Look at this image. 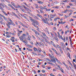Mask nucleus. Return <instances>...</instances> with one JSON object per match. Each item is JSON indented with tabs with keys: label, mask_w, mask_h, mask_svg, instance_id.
Segmentation results:
<instances>
[{
	"label": "nucleus",
	"mask_w": 76,
	"mask_h": 76,
	"mask_svg": "<svg viewBox=\"0 0 76 76\" xmlns=\"http://www.w3.org/2000/svg\"><path fill=\"white\" fill-rule=\"evenodd\" d=\"M73 64L74 65V67H75V66H76V64H75V63L73 62Z\"/></svg>",
	"instance_id": "nucleus-51"
},
{
	"label": "nucleus",
	"mask_w": 76,
	"mask_h": 76,
	"mask_svg": "<svg viewBox=\"0 0 76 76\" xmlns=\"http://www.w3.org/2000/svg\"><path fill=\"white\" fill-rule=\"evenodd\" d=\"M27 50H28V51H30L31 52L32 51V50L30 49V48H27Z\"/></svg>",
	"instance_id": "nucleus-16"
},
{
	"label": "nucleus",
	"mask_w": 76,
	"mask_h": 76,
	"mask_svg": "<svg viewBox=\"0 0 76 76\" xmlns=\"http://www.w3.org/2000/svg\"><path fill=\"white\" fill-rule=\"evenodd\" d=\"M56 46L58 47V48H60V49L61 48L60 46L59 45H56Z\"/></svg>",
	"instance_id": "nucleus-22"
},
{
	"label": "nucleus",
	"mask_w": 76,
	"mask_h": 76,
	"mask_svg": "<svg viewBox=\"0 0 76 76\" xmlns=\"http://www.w3.org/2000/svg\"><path fill=\"white\" fill-rule=\"evenodd\" d=\"M31 25H33V26H34V27H35V28H37V26H36V25H35V23L34 24V23H32Z\"/></svg>",
	"instance_id": "nucleus-20"
},
{
	"label": "nucleus",
	"mask_w": 76,
	"mask_h": 76,
	"mask_svg": "<svg viewBox=\"0 0 76 76\" xmlns=\"http://www.w3.org/2000/svg\"><path fill=\"white\" fill-rule=\"evenodd\" d=\"M11 3H12L13 6H15V3H13V2H11Z\"/></svg>",
	"instance_id": "nucleus-33"
},
{
	"label": "nucleus",
	"mask_w": 76,
	"mask_h": 76,
	"mask_svg": "<svg viewBox=\"0 0 76 76\" xmlns=\"http://www.w3.org/2000/svg\"><path fill=\"white\" fill-rule=\"evenodd\" d=\"M66 7H67V8H68V9H69V8L70 7V6H66Z\"/></svg>",
	"instance_id": "nucleus-43"
},
{
	"label": "nucleus",
	"mask_w": 76,
	"mask_h": 76,
	"mask_svg": "<svg viewBox=\"0 0 76 76\" xmlns=\"http://www.w3.org/2000/svg\"><path fill=\"white\" fill-rule=\"evenodd\" d=\"M59 50L61 53H63V51H62V50H61V48H60V49H59Z\"/></svg>",
	"instance_id": "nucleus-29"
},
{
	"label": "nucleus",
	"mask_w": 76,
	"mask_h": 76,
	"mask_svg": "<svg viewBox=\"0 0 76 76\" xmlns=\"http://www.w3.org/2000/svg\"><path fill=\"white\" fill-rule=\"evenodd\" d=\"M55 53L56 54H57V55H59V56H61V55L60 54H59L58 53L56 50L55 51Z\"/></svg>",
	"instance_id": "nucleus-19"
},
{
	"label": "nucleus",
	"mask_w": 76,
	"mask_h": 76,
	"mask_svg": "<svg viewBox=\"0 0 76 76\" xmlns=\"http://www.w3.org/2000/svg\"><path fill=\"white\" fill-rule=\"evenodd\" d=\"M0 9H1V10H4V9H3L1 7L0 8Z\"/></svg>",
	"instance_id": "nucleus-55"
},
{
	"label": "nucleus",
	"mask_w": 76,
	"mask_h": 76,
	"mask_svg": "<svg viewBox=\"0 0 76 76\" xmlns=\"http://www.w3.org/2000/svg\"><path fill=\"white\" fill-rule=\"evenodd\" d=\"M32 37H33V38H34V39H36V38H35V37L34 36L32 35Z\"/></svg>",
	"instance_id": "nucleus-41"
},
{
	"label": "nucleus",
	"mask_w": 76,
	"mask_h": 76,
	"mask_svg": "<svg viewBox=\"0 0 76 76\" xmlns=\"http://www.w3.org/2000/svg\"><path fill=\"white\" fill-rule=\"evenodd\" d=\"M12 13L13 14V15H14V16L16 15V14H15V13H14V12H12Z\"/></svg>",
	"instance_id": "nucleus-53"
},
{
	"label": "nucleus",
	"mask_w": 76,
	"mask_h": 76,
	"mask_svg": "<svg viewBox=\"0 0 76 76\" xmlns=\"http://www.w3.org/2000/svg\"><path fill=\"white\" fill-rule=\"evenodd\" d=\"M49 55L50 57L51 58H53H53L54 57V56H53V54H52V55H51L50 54H49Z\"/></svg>",
	"instance_id": "nucleus-8"
},
{
	"label": "nucleus",
	"mask_w": 76,
	"mask_h": 76,
	"mask_svg": "<svg viewBox=\"0 0 76 76\" xmlns=\"http://www.w3.org/2000/svg\"><path fill=\"white\" fill-rule=\"evenodd\" d=\"M37 38H38V39H41L40 38H39V37L38 36V35H37Z\"/></svg>",
	"instance_id": "nucleus-38"
},
{
	"label": "nucleus",
	"mask_w": 76,
	"mask_h": 76,
	"mask_svg": "<svg viewBox=\"0 0 76 76\" xmlns=\"http://www.w3.org/2000/svg\"><path fill=\"white\" fill-rule=\"evenodd\" d=\"M0 23H1V24L3 25V21H0Z\"/></svg>",
	"instance_id": "nucleus-56"
},
{
	"label": "nucleus",
	"mask_w": 76,
	"mask_h": 76,
	"mask_svg": "<svg viewBox=\"0 0 76 76\" xmlns=\"http://www.w3.org/2000/svg\"><path fill=\"white\" fill-rule=\"evenodd\" d=\"M0 16H1V17H3V16H4V15H1V14H0Z\"/></svg>",
	"instance_id": "nucleus-47"
},
{
	"label": "nucleus",
	"mask_w": 76,
	"mask_h": 76,
	"mask_svg": "<svg viewBox=\"0 0 76 76\" xmlns=\"http://www.w3.org/2000/svg\"><path fill=\"white\" fill-rule=\"evenodd\" d=\"M42 34L43 35L44 37H45L47 38H48V37L46 36V34H45L44 33H42Z\"/></svg>",
	"instance_id": "nucleus-9"
},
{
	"label": "nucleus",
	"mask_w": 76,
	"mask_h": 76,
	"mask_svg": "<svg viewBox=\"0 0 76 76\" xmlns=\"http://www.w3.org/2000/svg\"><path fill=\"white\" fill-rule=\"evenodd\" d=\"M32 31H34V32L36 31V30H35L34 29L32 28Z\"/></svg>",
	"instance_id": "nucleus-49"
},
{
	"label": "nucleus",
	"mask_w": 76,
	"mask_h": 76,
	"mask_svg": "<svg viewBox=\"0 0 76 76\" xmlns=\"http://www.w3.org/2000/svg\"><path fill=\"white\" fill-rule=\"evenodd\" d=\"M39 10L41 13H43V11H42V10Z\"/></svg>",
	"instance_id": "nucleus-39"
},
{
	"label": "nucleus",
	"mask_w": 76,
	"mask_h": 76,
	"mask_svg": "<svg viewBox=\"0 0 76 76\" xmlns=\"http://www.w3.org/2000/svg\"><path fill=\"white\" fill-rule=\"evenodd\" d=\"M55 16H56V14H55L53 15L50 14V18H54V17H55Z\"/></svg>",
	"instance_id": "nucleus-3"
},
{
	"label": "nucleus",
	"mask_w": 76,
	"mask_h": 76,
	"mask_svg": "<svg viewBox=\"0 0 76 76\" xmlns=\"http://www.w3.org/2000/svg\"><path fill=\"white\" fill-rule=\"evenodd\" d=\"M8 6H10V7H11L12 5H11L10 4H8Z\"/></svg>",
	"instance_id": "nucleus-48"
},
{
	"label": "nucleus",
	"mask_w": 76,
	"mask_h": 76,
	"mask_svg": "<svg viewBox=\"0 0 76 76\" xmlns=\"http://www.w3.org/2000/svg\"><path fill=\"white\" fill-rule=\"evenodd\" d=\"M36 11H37V12H38V13H39V14H40V12H39V11L38 10H37Z\"/></svg>",
	"instance_id": "nucleus-54"
},
{
	"label": "nucleus",
	"mask_w": 76,
	"mask_h": 76,
	"mask_svg": "<svg viewBox=\"0 0 76 76\" xmlns=\"http://www.w3.org/2000/svg\"><path fill=\"white\" fill-rule=\"evenodd\" d=\"M37 3H39V4H43V2L41 1H39L37 2Z\"/></svg>",
	"instance_id": "nucleus-15"
},
{
	"label": "nucleus",
	"mask_w": 76,
	"mask_h": 76,
	"mask_svg": "<svg viewBox=\"0 0 76 76\" xmlns=\"http://www.w3.org/2000/svg\"><path fill=\"white\" fill-rule=\"evenodd\" d=\"M10 22H11V23H13V21H12V20H10Z\"/></svg>",
	"instance_id": "nucleus-60"
},
{
	"label": "nucleus",
	"mask_w": 76,
	"mask_h": 76,
	"mask_svg": "<svg viewBox=\"0 0 76 76\" xmlns=\"http://www.w3.org/2000/svg\"><path fill=\"white\" fill-rule=\"evenodd\" d=\"M53 29L54 30V31H56V27H54L53 28Z\"/></svg>",
	"instance_id": "nucleus-35"
},
{
	"label": "nucleus",
	"mask_w": 76,
	"mask_h": 76,
	"mask_svg": "<svg viewBox=\"0 0 76 76\" xmlns=\"http://www.w3.org/2000/svg\"><path fill=\"white\" fill-rule=\"evenodd\" d=\"M18 8H20L21 7H22L21 6H20L19 5H18Z\"/></svg>",
	"instance_id": "nucleus-36"
},
{
	"label": "nucleus",
	"mask_w": 76,
	"mask_h": 76,
	"mask_svg": "<svg viewBox=\"0 0 76 76\" xmlns=\"http://www.w3.org/2000/svg\"><path fill=\"white\" fill-rule=\"evenodd\" d=\"M22 7H24V9H25L26 10H27V11H29V8H28L27 7H25V6L24 5H23Z\"/></svg>",
	"instance_id": "nucleus-4"
},
{
	"label": "nucleus",
	"mask_w": 76,
	"mask_h": 76,
	"mask_svg": "<svg viewBox=\"0 0 76 76\" xmlns=\"http://www.w3.org/2000/svg\"><path fill=\"white\" fill-rule=\"evenodd\" d=\"M50 75L51 76H54V75H53L52 73L50 74Z\"/></svg>",
	"instance_id": "nucleus-57"
},
{
	"label": "nucleus",
	"mask_w": 76,
	"mask_h": 76,
	"mask_svg": "<svg viewBox=\"0 0 76 76\" xmlns=\"http://www.w3.org/2000/svg\"><path fill=\"white\" fill-rule=\"evenodd\" d=\"M54 39L56 40V42H58V39L57 37H54Z\"/></svg>",
	"instance_id": "nucleus-17"
},
{
	"label": "nucleus",
	"mask_w": 76,
	"mask_h": 76,
	"mask_svg": "<svg viewBox=\"0 0 76 76\" xmlns=\"http://www.w3.org/2000/svg\"><path fill=\"white\" fill-rule=\"evenodd\" d=\"M42 67H43V68H45V65H42Z\"/></svg>",
	"instance_id": "nucleus-31"
},
{
	"label": "nucleus",
	"mask_w": 76,
	"mask_h": 76,
	"mask_svg": "<svg viewBox=\"0 0 76 76\" xmlns=\"http://www.w3.org/2000/svg\"><path fill=\"white\" fill-rule=\"evenodd\" d=\"M19 23L20 25H22V26H25V25L23 24V23H22V22H19Z\"/></svg>",
	"instance_id": "nucleus-14"
},
{
	"label": "nucleus",
	"mask_w": 76,
	"mask_h": 76,
	"mask_svg": "<svg viewBox=\"0 0 76 76\" xmlns=\"http://www.w3.org/2000/svg\"><path fill=\"white\" fill-rule=\"evenodd\" d=\"M58 37L60 38V39H61L63 40V37H62V36H58Z\"/></svg>",
	"instance_id": "nucleus-18"
},
{
	"label": "nucleus",
	"mask_w": 76,
	"mask_h": 76,
	"mask_svg": "<svg viewBox=\"0 0 76 76\" xmlns=\"http://www.w3.org/2000/svg\"><path fill=\"white\" fill-rule=\"evenodd\" d=\"M4 14L6 16H7V14L6 12H5Z\"/></svg>",
	"instance_id": "nucleus-62"
},
{
	"label": "nucleus",
	"mask_w": 76,
	"mask_h": 76,
	"mask_svg": "<svg viewBox=\"0 0 76 76\" xmlns=\"http://www.w3.org/2000/svg\"><path fill=\"white\" fill-rule=\"evenodd\" d=\"M18 37H20V33H18Z\"/></svg>",
	"instance_id": "nucleus-59"
},
{
	"label": "nucleus",
	"mask_w": 76,
	"mask_h": 76,
	"mask_svg": "<svg viewBox=\"0 0 76 76\" xmlns=\"http://www.w3.org/2000/svg\"><path fill=\"white\" fill-rule=\"evenodd\" d=\"M68 11L69 12H73L72 10H68Z\"/></svg>",
	"instance_id": "nucleus-40"
},
{
	"label": "nucleus",
	"mask_w": 76,
	"mask_h": 76,
	"mask_svg": "<svg viewBox=\"0 0 76 76\" xmlns=\"http://www.w3.org/2000/svg\"><path fill=\"white\" fill-rule=\"evenodd\" d=\"M37 53H39V52H41V49H37Z\"/></svg>",
	"instance_id": "nucleus-12"
},
{
	"label": "nucleus",
	"mask_w": 76,
	"mask_h": 76,
	"mask_svg": "<svg viewBox=\"0 0 76 76\" xmlns=\"http://www.w3.org/2000/svg\"><path fill=\"white\" fill-rule=\"evenodd\" d=\"M69 5H70L71 6H73V4H72L69 3Z\"/></svg>",
	"instance_id": "nucleus-52"
},
{
	"label": "nucleus",
	"mask_w": 76,
	"mask_h": 76,
	"mask_svg": "<svg viewBox=\"0 0 76 76\" xmlns=\"http://www.w3.org/2000/svg\"><path fill=\"white\" fill-rule=\"evenodd\" d=\"M40 9H42V10H44V8L41 6L40 7Z\"/></svg>",
	"instance_id": "nucleus-34"
},
{
	"label": "nucleus",
	"mask_w": 76,
	"mask_h": 76,
	"mask_svg": "<svg viewBox=\"0 0 76 76\" xmlns=\"http://www.w3.org/2000/svg\"><path fill=\"white\" fill-rule=\"evenodd\" d=\"M1 6H2L3 7H6V5L4 4H3L2 3H1Z\"/></svg>",
	"instance_id": "nucleus-11"
},
{
	"label": "nucleus",
	"mask_w": 76,
	"mask_h": 76,
	"mask_svg": "<svg viewBox=\"0 0 76 76\" xmlns=\"http://www.w3.org/2000/svg\"><path fill=\"white\" fill-rule=\"evenodd\" d=\"M50 34L52 36V37H54L53 34L52 32H50Z\"/></svg>",
	"instance_id": "nucleus-27"
},
{
	"label": "nucleus",
	"mask_w": 76,
	"mask_h": 76,
	"mask_svg": "<svg viewBox=\"0 0 76 76\" xmlns=\"http://www.w3.org/2000/svg\"><path fill=\"white\" fill-rule=\"evenodd\" d=\"M34 51H37V48H34Z\"/></svg>",
	"instance_id": "nucleus-26"
},
{
	"label": "nucleus",
	"mask_w": 76,
	"mask_h": 76,
	"mask_svg": "<svg viewBox=\"0 0 76 76\" xmlns=\"http://www.w3.org/2000/svg\"><path fill=\"white\" fill-rule=\"evenodd\" d=\"M42 72H43V73H45V70H42Z\"/></svg>",
	"instance_id": "nucleus-50"
},
{
	"label": "nucleus",
	"mask_w": 76,
	"mask_h": 76,
	"mask_svg": "<svg viewBox=\"0 0 76 76\" xmlns=\"http://www.w3.org/2000/svg\"><path fill=\"white\" fill-rule=\"evenodd\" d=\"M7 37H8V38H10V37L9 35H7Z\"/></svg>",
	"instance_id": "nucleus-42"
},
{
	"label": "nucleus",
	"mask_w": 76,
	"mask_h": 76,
	"mask_svg": "<svg viewBox=\"0 0 76 76\" xmlns=\"http://www.w3.org/2000/svg\"><path fill=\"white\" fill-rule=\"evenodd\" d=\"M42 20V21H43L44 23H46L47 24H48V21H47L45 20V19L44 18H43Z\"/></svg>",
	"instance_id": "nucleus-2"
},
{
	"label": "nucleus",
	"mask_w": 76,
	"mask_h": 76,
	"mask_svg": "<svg viewBox=\"0 0 76 76\" xmlns=\"http://www.w3.org/2000/svg\"><path fill=\"white\" fill-rule=\"evenodd\" d=\"M31 36H28V37L27 38V39L28 40V41H30L31 40Z\"/></svg>",
	"instance_id": "nucleus-10"
},
{
	"label": "nucleus",
	"mask_w": 76,
	"mask_h": 76,
	"mask_svg": "<svg viewBox=\"0 0 76 76\" xmlns=\"http://www.w3.org/2000/svg\"><path fill=\"white\" fill-rule=\"evenodd\" d=\"M37 15L38 16H39V18H41V19H42V16H41V15L39 14H37Z\"/></svg>",
	"instance_id": "nucleus-13"
},
{
	"label": "nucleus",
	"mask_w": 76,
	"mask_h": 76,
	"mask_svg": "<svg viewBox=\"0 0 76 76\" xmlns=\"http://www.w3.org/2000/svg\"><path fill=\"white\" fill-rule=\"evenodd\" d=\"M51 10V9H46V11H48V12H50V10Z\"/></svg>",
	"instance_id": "nucleus-23"
},
{
	"label": "nucleus",
	"mask_w": 76,
	"mask_h": 76,
	"mask_svg": "<svg viewBox=\"0 0 76 76\" xmlns=\"http://www.w3.org/2000/svg\"><path fill=\"white\" fill-rule=\"evenodd\" d=\"M47 68L49 69L50 70V69H51V66H49L47 67Z\"/></svg>",
	"instance_id": "nucleus-32"
},
{
	"label": "nucleus",
	"mask_w": 76,
	"mask_h": 76,
	"mask_svg": "<svg viewBox=\"0 0 76 76\" xmlns=\"http://www.w3.org/2000/svg\"><path fill=\"white\" fill-rule=\"evenodd\" d=\"M10 40L12 41V42H15V40L12 39H10Z\"/></svg>",
	"instance_id": "nucleus-30"
},
{
	"label": "nucleus",
	"mask_w": 76,
	"mask_h": 76,
	"mask_svg": "<svg viewBox=\"0 0 76 76\" xmlns=\"http://www.w3.org/2000/svg\"><path fill=\"white\" fill-rule=\"evenodd\" d=\"M7 26L8 28H10V25H8V24H7Z\"/></svg>",
	"instance_id": "nucleus-25"
},
{
	"label": "nucleus",
	"mask_w": 76,
	"mask_h": 76,
	"mask_svg": "<svg viewBox=\"0 0 76 76\" xmlns=\"http://www.w3.org/2000/svg\"><path fill=\"white\" fill-rule=\"evenodd\" d=\"M20 10H21V11H22V12H24L25 13V10H24V9H23V7H21L20 8Z\"/></svg>",
	"instance_id": "nucleus-7"
},
{
	"label": "nucleus",
	"mask_w": 76,
	"mask_h": 76,
	"mask_svg": "<svg viewBox=\"0 0 76 76\" xmlns=\"http://www.w3.org/2000/svg\"><path fill=\"white\" fill-rule=\"evenodd\" d=\"M23 36H24V37H26V34H23Z\"/></svg>",
	"instance_id": "nucleus-44"
},
{
	"label": "nucleus",
	"mask_w": 76,
	"mask_h": 76,
	"mask_svg": "<svg viewBox=\"0 0 76 76\" xmlns=\"http://www.w3.org/2000/svg\"><path fill=\"white\" fill-rule=\"evenodd\" d=\"M34 32H35V34L36 35V37L37 36V35H40V34H39V32H38L37 31H35Z\"/></svg>",
	"instance_id": "nucleus-6"
},
{
	"label": "nucleus",
	"mask_w": 76,
	"mask_h": 76,
	"mask_svg": "<svg viewBox=\"0 0 76 76\" xmlns=\"http://www.w3.org/2000/svg\"><path fill=\"white\" fill-rule=\"evenodd\" d=\"M29 18H30L29 19L31 21H32V23H35V24L36 25H38V24H39V23H38V22L37 21L33 19V18L31 17V16H29Z\"/></svg>",
	"instance_id": "nucleus-1"
},
{
	"label": "nucleus",
	"mask_w": 76,
	"mask_h": 76,
	"mask_svg": "<svg viewBox=\"0 0 76 76\" xmlns=\"http://www.w3.org/2000/svg\"><path fill=\"white\" fill-rule=\"evenodd\" d=\"M54 10H51V12H52V13H53L54 12Z\"/></svg>",
	"instance_id": "nucleus-64"
},
{
	"label": "nucleus",
	"mask_w": 76,
	"mask_h": 76,
	"mask_svg": "<svg viewBox=\"0 0 76 76\" xmlns=\"http://www.w3.org/2000/svg\"><path fill=\"white\" fill-rule=\"evenodd\" d=\"M50 25H53V22H51L50 23Z\"/></svg>",
	"instance_id": "nucleus-58"
},
{
	"label": "nucleus",
	"mask_w": 76,
	"mask_h": 76,
	"mask_svg": "<svg viewBox=\"0 0 76 76\" xmlns=\"http://www.w3.org/2000/svg\"><path fill=\"white\" fill-rule=\"evenodd\" d=\"M63 2H64V3H66V2L67 1V0H64V1H63Z\"/></svg>",
	"instance_id": "nucleus-46"
},
{
	"label": "nucleus",
	"mask_w": 76,
	"mask_h": 76,
	"mask_svg": "<svg viewBox=\"0 0 76 76\" xmlns=\"http://www.w3.org/2000/svg\"><path fill=\"white\" fill-rule=\"evenodd\" d=\"M51 43L52 44H54V42L52 41H51Z\"/></svg>",
	"instance_id": "nucleus-63"
},
{
	"label": "nucleus",
	"mask_w": 76,
	"mask_h": 76,
	"mask_svg": "<svg viewBox=\"0 0 76 76\" xmlns=\"http://www.w3.org/2000/svg\"><path fill=\"white\" fill-rule=\"evenodd\" d=\"M8 23L9 24V25H11V23L9 22H8Z\"/></svg>",
	"instance_id": "nucleus-45"
},
{
	"label": "nucleus",
	"mask_w": 76,
	"mask_h": 76,
	"mask_svg": "<svg viewBox=\"0 0 76 76\" xmlns=\"http://www.w3.org/2000/svg\"><path fill=\"white\" fill-rule=\"evenodd\" d=\"M53 46H54V47H55V48H57V46H56V45L54 44H53Z\"/></svg>",
	"instance_id": "nucleus-37"
},
{
	"label": "nucleus",
	"mask_w": 76,
	"mask_h": 76,
	"mask_svg": "<svg viewBox=\"0 0 76 76\" xmlns=\"http://www.w3.org/2000/svg\"><path fill=\"white\" fill-rule=\"evenodd\" d=\"M27 47L28 48H32V46L31 45H27Z\"/></svg>",
	"instance_id": "nucleus-21"
},
{
	"label": "nucleus",
	"mask_w": 76,
	"mask_h": 76,
	"mask_svg": "<svg viewBox=\"0 0 76 76\" xmlns=\"http://www.w3.org/2000/svg\"><path fill=\"white\" fill-rule=\"evenodd\" d=\"M62 63L64 64V65H65V66H66V64H65V63H64V62H62Z\"/></svg>",
	"instance_id": "nucleus-61"
},
{
	"label": "nucleus",
	"mask_w": 76,
	"mask_h": 76,
	"mask_svg": "<svg viewBox=\"0 0 76 76\" xmlns=\"http://www.w3.org/2000/svg\"><path fill=\"white\" fill-rule=\"evenodd\" d=\"M54 59H51V61H52L54 63H55L56 62V59H55V58L53 57Z\"/></svg>",
	"instance_id": "nucleus-5"
},
{
	"label": "nucleus",
	"mask_w": 76,
	"mask_h": 76,
	"mask_svg": "<svg viewBox=\"0 0 76 76\" xmlns=\"http://www.w3.org/2000/svg\"><path fill=\"white\" fill-rule=\"evenodd\" d=\"M31 53H32V54H34V55H37V54L34 52H32Z\"/></svg>",
	"instance_id": "nucleus-24"
},
{
	"label": "nucleus",
	"mask_w": 76,
	"mask_h": 76,
	"mask_svg": "<svg viewBox=\"0 0 76 76\" xmlns=\"http://www.w3.org/2000/svg\"><path fill=\"white\" fill-rule=\"evenodd\" d=\"M3 18H4V20H5L7 21V19L4 16H3Z\"/></svg>",
	"instance_id": "nucleus-28"
}]
</instances>
